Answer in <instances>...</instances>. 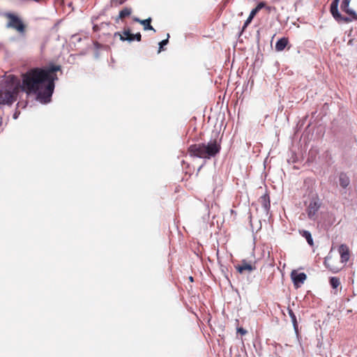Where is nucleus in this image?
I'll return each mask as SVG.
<instances>
[{"label": "nucleus", "mask_w": 357, "mask_h": 357, "mask_svg": "<svg viewBox=\"0 0 357 357\" xmlns=\"http://www.w3.org/2000/svg\"><path fill=\"white\" fill-rule=\"evenodd\" d=\"M61 70V66L54 64L45 68H32L22 75L20 89L27 94H37V98L42 102H49L54 92V82L58 79L56 72Z\"/></svg>", "instance_id": "1"}, {"label": "nucleus", "mask_w": 357, "mask_h": 357, "mask_svg": "<svg viewBox=\"0 0 357 357\" xmlns=\"http://www.w3.org/2000/svg\"><path fill=\"white\" fill-rule=\"evenodd\" d=\"M220 150L221 140L214 139L210 140L207 144H191L188 149V153L191 157L210 159L218 155Z\"/></svg>", "instance_id": "2"}, {"label": "nucleus", "mask_w": 357, "mask_h": 357, "mask_svg": "<svg viewBox=\"0 0 357 357\" xmlns=\"http://www.w3.org/2000/svg\"><path fill=\"white\" fill-rule=\"evenodd\" d=\"M20 89V82L15 75H9L0 89V104L12 105L17 100Z\"/></svg>", "instance_id": "3"}, {"label": "nucleus", "mask_w": 357, "mask_h": 357, "mask_svg": "<svg viewBox=\"0 0 357 357\" xmlns=\"http://www.w3.org/2000/svg\"><path fill=\"white\" fill-rule=\"evenodd\" d=\"M352 0H342L340 4L342 11L347 14L349 16H343L338 10L340 0H333L330 6V12L333 17L337 22L349 23L353 20H357V14L354 10L349 7Z\"/></svg>", "instance_id": "4"}, {"label": "nucleus", "mask_w": 357, "mask_h": 357, "mask_svg": "<svg viewBox=\"0 0 357 357\" xmlns=\"http://www.w3.org/2000/svg\"><path fill=\"white\" fill-rule=\"evenodd\" d=\"M4 16L8 20L7 27L12 28L20 33H24L26 31V25L17 15L6 13Z\"/></svg>", "instance_id": "5"}, {"label": "nucleus", "mask_w": 357, "mask_h": 357, "mask_svg": "<svg viewBox=\"0 0 357 357\" xmlns=\"http://www.w3.org/2000/svg\"><path fill=\"white\" fill-rule=\"evenodd\" d=\"M342 263L332 255H328L324 260V265L333 273H337L342 268Z\"/></svg>", "instance_id": "6"}, {"label": "nucleus", "mask_w": 357, "mask_h": 357, "mask_svg": "<svg viewBox=\"0 0 357 357\" xmlns=\"http://www.w3.org/2000/svg\"><path fill=\"white\" fill-rule=\"evenodd\" d=\"M320 206L321 204L317 198H313L310 200L307 208V213L310 219L314 220L315 218Z\"/></svg>", "instance_id": "7"}, {"label": "nucleus", "mask_w": 357, "mask_h": 357, "mask_svg": "<svg viewBox=\"0 0 357 357\" xmlns=\"http://www.w3.org/2000/svg\"><path fill=\"white\" fill-rule=\"evenodd\" d=\"M338 252L340 255L341 263H347L350 257V250L349 247L346 244H341L338 248Z\"/></svg>", "instance_id": "8"}, {"label": "nucleus", "mask_w": 357, "mask_h": 357, "mask_svg": "<svg viewBox=\"0 0 357 357\" xmlns=\"http://www.w3.org/2000/svg\"><path fill=\"white\" fill-rule=\"evenodd\" d=\"M291 276L294 282V286L296 288H298L301 286V284H303L307 278V275L305 273H298L296 271H293L291 273Z\"/></svg>", "instance_id": "9"}, {"label": "nucleus", "mask_w": 357, "mask_h": 357, "mask_svg": "<svg viewBox=\"0 0 357 357\" xmlns=\"http://www.w3.org/2000/svg\"><path fill=\"white\" fill-rule=\"evenodd\" d=\"M114 36H119L120 38V40L124 41V40H128V41H133L135 40V34L132 33L130 32V30L129 29H124L122 33L119 32H116L114 33Z\"/></svg>", "instance_id": "10"}, {"label": "nucleus", "mask_w": 357, "mask_h": 357, "mask_svg": "<svg viewBox=\"0 0 357 357\" xmlns=\"http://www.w3.org/2000/svg\"><path fill=\"white\" fill-rule=\"evenodd\" d=\"M134 21L137 22H139L142 25L144 26V29L145 31L146 30H151V31H153L154 32H155V29L151 26V17H149L148 19H146V20H140L137 17H135L134 19Z\"/></svg>", "instance_id": "11"}, {"label": "nucleus", "mask_w": 357, "mask_h": 357, "mask_svg": "<svg viewBox=\"0 0 357 357\" xmlns=\"http://www.w3.org/2000/svg\"><path fill=\"white\" fill-rule=\"evenodd\" d=\"M339 183L342 188H347L350 184L349 177L345 173H340L339 175Z\"/></svg>", "instance_id": "12"}, {"label": "nucleus", "mask_w": 357, "mask_h": 357, "mask_svg": "<svg viewBox=\"0 0 357 357\" xmlns=\"http://www.w3.org/2000/svg\"><path fill=\"white\" fill-rule=\"evenodd\" d=\"M289 43V40L287 38H280L275 44V50L278 52H281L284 50L287 45Z\"/></svg>", "instance_id": "13"}, {"label": "nucleus", "mask_w": 357, "mask_h": 357, "mask_svg": "<svg viewBox=\"0 0 357 357\" xmlns=\"http://www.w3.org/2000/svg\"><path fill=\"white\" fill-rule=\"evenodd\" d=\"M236 269L239 273H242L245 271H252L255 269V267L248 263L243 262L241 265L236 267Z\"/></svg>", "instance_id": "14"}, {"label": "nucleus", "mask_w": 357, "mask_h": 357, "mask_svg": "<svg viewBox=\"0 0 357 357\" xmlns=\"http://www.w3.org/2000/svg\"><path fill=\"white\" fill-rule=\"evenodd\" d=\"M287 311H288V314H289V317L291 319V321H292V324L294 325V329L296 331H297L298 323H297V320H296V317L294 312H293V310L291 308L289 307L287 309Z\"/></svg>", "instance_id": "15"}, {"label": "nucleus", "mask_w": 357, "mask_h": 357, "mask_svg": "<svg viewBox=\"0 0 357 357\" xmlns=\"http://www.w3.org/2000/svg\"><path fill=\"white\" fill-rule=\"evenodd\" d=\"M329 282L333 289H337L340 285V278L337 277H331Z\"/></svg>", "instance_id": "16"}, {"label": "nucleus", "mask_w": 357, "mask_h": 357, "mask_svg": "<svg viewBox=\"0 0 357 357\" xmlns=\"http://www.w3.org/2000/svg\"><path fill=\"white\" fill-rule=\"evenodd\" d=\"M261 204H262L263 206L266 209H268L270 207V200H269L268 195H264V196H262L261 197Z\"/></svg>", "instance_id": "17"}, {"label": "nucleus", "mask_w": 357, "mask_h": 357, "mask_svg": "<svg viewBox=\"0 0 357 357\" xmlns=\"http://www.w3.org/2000/svg\"><path fill=\"white\" fill-rule=\"evenodd\" d=\"M302 236L305 238L307 243L310 245H313V240L311 236V234L308 231H303Z\"/></svg>", "instance_id": "18"}, {"label": "nucleus", "mask_w": 357, "mask_h": 357, "mask_svg": "<svg viewBox=\"0 0 357 357\" xmlns=\"http://www.w3.org/2000/svg\"><path fill=\"white\" fill-rule=\"evenodd\" d=\"M130 14H131V10L130 8H125L120 11L119 17L123 19L126 17L129 16Z\"/></svg>", "instance_id": "19"}, {"label": "nucleus", "mask_w": 357, "mask_h": 357, "mask_svg": "<svg viewBox=\"0 0 357 357\" xmlns=\"http://www.w3.org/2000/svg\"><path fill=\"white\" fill-rule=\"evenodd\" d=\"M253 18H254L253 17L249 15V17H248V19L246 20V21L244 23V25L243 26V31H244L245 29V28L248 26V24L252 22Z\"/></svg>", "instance_id": "20"}, {"label": "nucleus", "mask_w": 357, "mask_h": 357, "mask_svg": "<svg viewBox=\"0 0 357 357\" xmlns=\"http://www.w3.org/2000/svg\"><path fill=\"white\" fill-rule=\"evenodd\" d=\"M169 35L167 34V38H169ZM168 42H169L168 38H167L165 40H163L161 42H160V43H159V45H160L159 52H160V50L163 47V46L166 45L168 43Z\"/></svg>", "instance_id": "21"}, {"label": "nucleus", "mask_w": 357, "mask_h": 357, "mask_svg": "<svg viewBox=\"0 0 357 357\" xmlns=\"http://www.w3.org/2000/svg\"><path fill=\"white\" fill-rule=\"evenodd\" d=\"M265 7H266V3L263 1H261V2L259 3L255 8L259 11L261 8H265Z\"/></svg>", "instance_id": "22"}, {"label": "nucleus", "mask_w": 357, "mask_h": 357, "mask_svg": "<svg viewBox=\"0 0 357 357\" xmlns=\"http://www.w3.org/2000/svg\"><path fill=\"white\" fill-rule=\"evenodd\" d=\"M258 12L259 10L256 8H255L251 10L250 15L254 17Z\"/></svg>", "instance_id": "23"}, {"label": "nucleus", "mask_w": 357, "mask_h": 357, "mask_svg": "<svg viewBox=\"0 0 357 357\" xmlns=\"http://www.w3.org/2000/svg\"><path fill=\"white\" fill-rule=\"evenodd\" d=\"M135 40H136L138 42L141 41L142 35L140 33H137L135 34Z\"/></svg>", "instance_id": "24"}, {"label": "nucleus", "mask_w": 357, "mask_h": 357, "mask_svg": "<svg viewBox=\"0 0 357 357\" xmlns=\"http://www.w3.org/2000/svg\"><path fill=\"white\" fill-rule=\"evenodd\" d=\"M238 333H241V335H245L246 333V331L243 329V328H238L237 329Z\"/></svg>", "instance_id": "25"}, {"label": "nucleus", "mask_w": 357, "mask_h": 357, "mask_svg": "<svg viewBox=\"0 0 357 357\" xmlns=\"http://www.w3.org/2000/svg\"><path fill=\"white\" fill-rule=\"evenodd\" d=\"M93 29L94 31H98L99 30V26L97 24H95L93 26Z\"/></svg>", "instance_id": "26"}, {"label": "nucleus", "mask_w": 357, "mask_h": 357, "mask_svg": "<svg viewBox=\"0 0 357 357\" xmlns=\"http://www.w3.org/2000/svg\"><path fill=\"white\" fill-rule=\"evenodd\" d=\"M265 8H266V10H267L268 11H269V12L271 10V7H270V6H266Z\"/></svg>", "instance_id": "27"}, {"label": "nucleus", "mask_w": 357, "mask_h": 357, "mask_svg": "<svg viewBox=\"0 0 357 357\" xmlns=\"http://www.w3.org/2000/svg\"><path fill=\"white\" fill-rule=\"evenodd\" d=\"M189 280H190V282H193L194 281L193 277H192V276L189 277Z\"/></svg>", "instance_id": "28"}]
</instances>
